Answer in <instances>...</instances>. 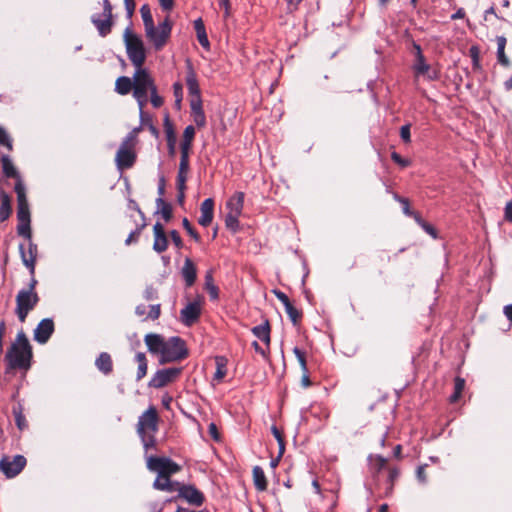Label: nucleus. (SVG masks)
Returning <instances> with one entry per match:
<instances>
[{
  "mask_svg": "<svg viewBox=\"0 0 512 512\" xmlns=\"http://www.w3.org/2000/svg\"><path fill=\"white\" fill-rule=\"evenodd\" d=\"M134 86L133 97L137 101L140 111V117L143 120L144 107L147 105L149 97L154 108L163 105L164 100L158 95L157 86L149 71L145 68L135 69L133 74Z\"/></svg>",
  "mask_w": 512,
  "mask_h": 512,
  "instance_id": "f257e3e1",
  "label": "nucleus"
},
{
  "mask_svg": "<svg viewBox=\"0 0 512 512\" xmlns=\"http://www.w3.org/2000/svg\"><path fill=\"white\" fill-rule=\"evenodd\" d=\"M32 347L24 331L17 333L15 341L6 352L7 370H28L31 366Z\"/></svg>",
  "mask_w": 512,
  "mask_h": 512,
  "instance_id": "f03ea898",
  "label": "nucleus"
},
{
  "mask_svg": "<svg viewBox=\"0 0 512 512\" xmlns=\"http://www.w3.org/2000/svg\"><path fill=\"white\" fill-rule=\"evenodd\" d=\"M123 40L126 47L128 59L135 69L143 68L146 61V50L142 39L133 33L130 28H126L123 34Z\"/></svg>",
  "mask_w": 512,
  "mask_h": 512,
  "instance_id": "7ed1b4c3",
  "label": "nucleus"
},
{
  "mask_svg": "<svg viewBox=\"0 0 512 512\" xmlns=\"http://www.w3.org/2000/svg\"><path fill=\"white\" fill-rule=\"evenodd\" d=\"M136 131L137 129L128 133V135L123 139L116 153L115 163L119 171L130 169L136 162L137 155L134 149Z\"/></svg>",
  "mask_w": 512,
  "mask_h": 512,
  "instance_id": "20e7f679",
  "label": "nucleus"
},
{
  "mask_svg": "<svg viewBox=\"0 0 512 512\" xmlns=\"http://www.w3.org/2000/svg\"><path fill=\"white\" fill-rule=\"evenodd\" d=\"M188 351L184 340L174 336L165 340L161 353L159 355L160 364L175 362L186 358Z\"/></svg>",
  "mask_w": 512,
  "mask_h": 512,
  "instance_id": "39448f33",
  "label": "nucleus"
},
{
  "mask_svg": "<svg viewBox=\"0 0 512 512\" xmlns=\"http://www.w3.org/2000/svg\"><path fill=\"white\" fill-rule=\"evenodd\" d=\"M172 30V24L168 17H166L158 26L152 25L150 28L145 29L146 38L153 44L156 51H160L167 43Z\"/></svg>",
  "mask_w": 512,
  "mask_h": 512,
  "instance_id": "423d86ee",
  "label": "nucleus"
},
{
  "mask_svg": "<svg viewBox=\"0 0 512 512\" xmlns=\"http://www.w3.org/2000/svg\"><path fill=\"white\" fill-rule=\"evenodd\" d=\"M40 298L37 292L20 290L16 295L15 314L24 323L28 314L37 306Z\"/></svg>",
  "mask_w": 512,
  "mask_h": 512,
  "instance_id": "0eeeda50",
  "label": "nucleus"
},
{
  "mask_svg": "<svg viewBox=\"0 0 512 512\" xmlns=\"http://www.w3.org/2000/svg\"><path fill=\"white\" fill-rule=\"evenodd\" d=\"M147 468L158 473L157 477H170L181 470V466L168 457L149 456Z\"/></svg>",
  "mask_w": 512,
  "mask_h": 512,
  "instance_id": "6e6552de",
  "label": "nucleus"
},
{
  "mask_svg": "<svg viewBox=\"0 0 512 512\" xmlns=\"http://www.w3.org/2000/svg\"><path fill=\"white\" fill-rule=\"evenodd\" d=\"M158 413L154 406H150L138 419L137 434H156L158 431Z\"/></svg>",
  "mask_w": 512,
  "mask_h": 512,
  "instance_id": "1a4fd4ad",
  "label": "nucleus"
},
{
  "mask_svg": "<svg viewBox=\"0 0 512 512\" xmlns=\"http://www.w3.org/2000/svg\"><path fill=\"white\" fill-rule=\"evenodd\" d=\"M182 368L178 367H170L165 369H160L155 372L152 378L149 381V387L152 388H162L167 384L175 381L181 374Z\"/></svg>",
  "mask_w": 512,
  "mask_h": 512,
  "instance_id": "9d476101",
  "label": "nucleus"
},
{
  "mask_svg": "<svg viewBox=\"0 0 512 512\" xmlns=\"http://www.w3.org/2000/svg\"><path fill=\"white\" fill-rule=\"evenodd\" d=\"M26 458L22 455H15L13 458L4 456L0 460V471L7 477L17 476L25 467Z\"/></svg>",
  "mask_w": 512,
  "mask_h": 512,
  "instance_id": "9b49d317",
  "label": "nucleus"
},
{
  "mask_svg": "<svg viewBox=\"0 0 512 512\" xmlns=\"http://www.w3.org/2000/svg\"><path fill=\"white\" fill-rule=\"evenodd\" d=\"M17 194V220L18 222H31L29 203L26 197L25 185L18 183L14 186Z\"/></svg>",
  "mask_w": 512,
  "mask_h": 512,
  "instance_id": "f8f14e48",
  "label": "nucleus"
},
{
  "mask_svg": "<svg viewBox=\"0 0 512 512\" xmlns=\"http://www.w3.org/2000/svg\"><path fill=\"white\" fill-rule=\"evenodd\" d=\"M178 497L194 506H201L205 500L204 494L194 485L181 484L178 490Z\"/></svg>",
  "mask_w": 512,
  "mask_h": 512,
  "instance_id": "ddd939ff",
  "label": "nucleus"
},
{
  "mask_svg": "<svg viewBox=\"0 0 512 512\" xmlns=\"http://www.w3.org/2000/svg\"><path fill=\"white\" fill-rule=\"evenodd\" d=\"M19 251L23 264L29 269L31 275L35 274V262L37 255V246L32 241L28 243V249L24 244L19 245Z\"/></svg>",
  "mask_w": 512,
  "mask_h": 512,
  "instance_id": "4468645a",
  "label": "nucleus"
},
{
  "mask_svg": "<svg viewBox=\"0 0 512 512\" xmlns=\"http://www.w3.org/2000/svg\"><path fill=\"white\" fill-rule=\"evenodd\" d=\"M201 315V306L198 302L188 303L181 311L180 318L185 326L193 325Z\"/></svg>",
  "mask_w": 512,
  "mask_h": 512,
  "instance_id": "2eb2a0df",
  "label": "nucleus"
},
{
  "mask_svg": "<svg viewBox=\"0 0 512 512\" xmlns=\"http://www.w3.org/2000/svg\"><path fill=\"white\" fill-rule=\"evenodd\" d=\"M54 332V323L52 319L45 318L39 322L34 330V340L40 344H45Z\"/></svg>",
  "mask_w": 512,
  "mask_h": 512,
  "instance_id": "dca6fc26",
  "label": "nucleus"
},
{
  "mask_svg": "<svg viewBox=\"0 0 512 512\" xmlns=\"http://www.w3.org/2000/svg\"><path fill=\"white\" fill-rule=\"evenodd\" d=\"M186 68V85L188 92L193 97L192 99H201L197 75L190 60L186 61Z\"/></svg>",
  "mask_w": 512,
  "mask_h": 512,
  "instance_id": "f3484780",
  "label": "nucleus"
},
{
  "mask_svg": "<svg viewBox=\"0 0 512 512\" xmlns=\"http://www.w3.org/2000/svg\"><path fill=\"white\" fill-rule=\"evenodd\" d=\"M200 212L198 223L203 227L209 226L214 217V200L212 198L205 199L200 206Z\"/></svg>",
  "mask_w": 512,
  "mask_h": 512,
  "instance_id": "a211bd4d",
  "label": "nucleus"
},
{
  "mask_svg": "<svg viewBox=\"0 0 512 512\" xmlns=\"http://www.w3.org/2000/svg\"><path fill=\"white\" fill-rule=\"evenodd\" d=\"M91 22L94 24L101 37H106L111 33L113 19L103 17L101 14H94L91 16Z\"/></svg>",
  "mask_w": 512,
  "mask_h": 512,
  "instance_id": "6ab92c4d",
  "label": "nucleus"
},
{
  "mask_svg": "<svg viewBox=\"0 0 512 512\" xmlns=\"http://www.w3.org/2000/svg\"><path fill=\"white\" fill-rule=\"evenodd\" d=\"M1 164L2 171L5 177L14 178L16 180L15 185H17L18 183L24 185L20 173L18 172L17 168L14 166L11 158L8 155L1 156Z\"/></svg>",
  "mask_w": 512,
  "mask_h": 512,
  "instance_id": "aec40b11",
  "label": "nucleus"
},
{
  "mask_svg": "<svg viewBox=\"0 0 512 512\" xmlns=\"http://www.w3.org/2000/svg\"><path fill=\"white\" fill-rule=\"evenodd\" d=\"M165 340L166 339L162 335L156 333H149L144 337V342L148 348V351L156 355H160Z\"/></svg>",
  "mask_w": 512,
  "mask_h": 512,
  "instance_id": "412c9836",
  "label": "nucleus"
},
{
  "mask_svg": "<svg viewBox=\"0 0 512 512\" xmlns=\"http://www.w3.org/2000/svg\"><path fill=\"white\" fill-rule=\"evenodd\" d=\"M191 106V115L193 117V121L197 127L201 128L206 125V117L202 108L201 99H192L190 102Z\"/></svg>",
  "mask_w": 512,
  "mask_h": 512,
  "instance_id": "4be33fe9",
  "label": "nucleus"
},
{
  "mask_svg": "<svg viewBox=\"0 0 512 512\" xmlns=\"http://www.w3.org/2000/svg\"><path fill=\"white\" fill-rule=\"evenodd\" d=\"M430 65L426 63L425 57L423 54H419V57H415V62L413 64V70L417 76L426 75L429 80H435L437 78V74L430 73Z\"/></svg>",
  "mask_w": 512,
  "mask_h": 512,
  "instance_id": "5701e85b",
  "label": "nucleus"
},
{
  "mask_svg": "<svg viewBox=\"0 0 512 512\" xmlns=\"http://www.w3.org/2000/svg\"><path fill=\"white\" fill-rule=\"evenodd\" d=\"M180 485L177 481H171L170 477H157L153 482L154 489L166 492H178Z\"/></svg>",
  "mask_w": 512,
  "mask_h": 512,
  "instance_id": "b1692460",
  "label": "nucleus"
},
{
  "mask_svg": "<svg viewBox=\"0 0 512 512\" xmlns=\"http://www.w3.org/2000/svg\"><path fill=\"white\" fill-rule=\"evenodd\" d=\"M244 197L245 195L243 192H236L231 196L226 203L228 212L241 215L244 205Z\"/></svg>",
  "mask_w": 512,
  "mask_h": 512,
  "instance_id": "393cba45",
  "label": "nucleus"
},
{
  "mask_svg": "<svg viewBox=\"0 0 512 512\" xmlns=\"http://www.w3.org/2000/svg\"><path fill=\"white\" fill-rule=\"evenodd\" d=\"M181 274L185 280L186 285L192 286L196 280L197 272L193 261L190 258H186L184 265L181 270Z\"/></svg>",
  "mask_w": 512,
  "mask_h": 512,
  "instance_id": "a878e982",
  "label": "nucleus"
},
{
  "mask_svg": "<svg viewBox=\"0 0 512 512\" xmlns=\"http://www.w3.org/2000/svg\"><path fill=\"white\" fill-rule=\"evenodd\" d=\"M12 214V205L10 196L3 190H0V221L4 222Z\"/></svg>",
  "mask_w": 512,
  "mask_h": 512,
  "instance_id": "bb28decb",
  "label": "nucleus"
},
{
  "mask_svg": "<svg viewBox=\"0 0 512 512\" xmlns=\"http://www.w3.org/2000/svg\"><path fill=\"white\" fill-rule=\"evenodd\" d=\"M95 366L103 374H110L113 370V362L110 354H108L107 352L100 353L95 361Z\"/></svg>",
  "mask_w": 512,
  "mask_h": 512,
  "instance_id": "cd10ccee",
  "label": "nucleus"
},
{
  "mask_svg": "<svg viewBox=\"0 0 512 512\" xmlns=\"http://www.w3.org/2000/svg\"><path fill=\"white\" fill-rule=\"evenodd\" d=\"M497 61L503 67H509L511 65L509 58L505 54V47L507 40L504 36H497Z\"/></svg>",
  "mask_w": 512,
  "mask_h": 512,
  "instance_id": "c85d7f7f",
  "label": "nucleus"
},
{
  "mask_svg": "<svg viewBox=\"0 0 512 512\" xmlns=\"http://www.w3.org/2000/svg\"><path fill=\"white\" fill-rule=\"evenodd\" d=\"M134 79L127 76H121L116 80L115 91L120 95H127L133 92Z\"/></svg>",
  "mask_w": 512,
  "mask_h": 512,
  "instance_id": "c756f323",
  "label": "nucleus"
},
{
  "mask_svg": "<svg viewBox=\"0 0 512 512\" xmlns=\"http://www.w3.org/2000/svg\"><path fill=\"white\" fill-rule=\"evenodd\" d=\"M194 29L196 31L197 39L200 45L205 49H209L210 42L206 34L204 22L201 18H198L194 21Z\"/></svg>",
  "mask_w": 512,
  "mask_h": 512,
  "instance_id": "7c9ffc66",
  "label": "nucleus"
},
{
  "mask_svg": "<svg viewBox=\"0 0 512 512\" xmlns=\"http://www.w3.org/2000/svg\"><path fill=\"white\" fill-rule=\"evenodd\" d=\"M252 474L255 488L258 491H265L267 489V479L263 469L260 466H255Z\"/></svg>",
  "mask_w": 512,
  "mask_h": 512,
  "instance_id": "2f4dec72",
  "label": "nucleus"
},
{
  "mask_svg": "<svg viewBox=\"0 0 512 512\" xmlns=\"http://www.w3.org/2000/svg\"><path fill=\"white\" fill-rule=\"evenodd\" d=\"M252 333L261 341L269 345L270 343V326L269 322L265 321L264 323L257 325L252 328Z\"/></svg>",
  "mask_w": 512,
  "mask_h": 512,
  "instance_id": "473e14b6",
  "label": "nucleus"
},
{
  "mask_svg": "<svg viewBox=\"0 0 512 512\" xmlns=\"http://www.w3.org/2000/svg\"><path fill=\"white\" fill-rule=\"evenodd\" d=\"M135 361L138 363L136 380L140 381L147 374L148 364L146 355L143 352H138L135 355Z\"/></svg>",
  "mask_w": 512,
  "mask_h": 512,
  "instance_id": "72a5a7b5",
  "label": "nucleus"
},
{
  "mask_svg": "<svg viewBox=\"0 0 512 512\" xmlns=\"http://www.w3.org/2000/svg\"><path fill=\"white\" fill-rule=\"evenodd\" d=\"M205 289L209 293L212 300H217L219 298V290L218 287L214 284V279L211 272H207L205 275Z\"/></svg>",
  "mask_w": 512,
  "mask_h": 512,
  "instance_id": "f704fd0d",
  "label": "nucleus"
},
{
  "mask_svg": "<svg viewBox=\"0 0 512 512\" xmlns=\"http://www.w3.org/2000/svg\"><path fill=\"white\" fill-rule=\"evenodd\" d=\"M227 374V368L224 358H216V371L213 376V381L220 383Z\"/></svg>",
  "mask_w": 512,
  "mask_h": 512,
  "instance_id": "c9c22d12",
  "label": "nucleus"
},
{
  "mask_svg": "<svg viewBox=\"0 0 512 512\" xmlns=\"http://www.w3.org/2000/svg\"><path fill=\"white\" fill-rule=\"evenodd\" d=\"M189 171V162L180 161L179 170L177 174V188H182L186 186L187 174Z\"/></svg>",
  "mask_w": 512,
  "mask_h": 512,
  "instance_id": "e433bc0d",
  "label": "nucleus"
},
{
  "mask_svg": "<svg viewBox=\"0 0 512 512\" xmlns=\"http://www.w3.org/2000/svg\"><path fill=\"white\" fill-rule=\"evenodd\" d=\"M157 207L160 208V213L165 221H169L172 218V207L169 203L165 202L163 198L158 197L156 199Z\"/></svg>",
  "mask_w": 512,
  "mask_h": 512,
  "instance_id": "4c0bfd02",
  "label": "nucleus"
},
{
  "mask_svg": "<svg viewBox=\"0 0 512 512\" xmlns=\"http://www.w3.org/2000/svg\"><path fill=\"white\" fill-rule=\"evenodd\" d=\"M464 387H465V380L460 377H456L455 383H454V392L449 398L451 403H455L460 399L462 392L464 390Z\"/></svg>",
  "mask_w": 512,
  "mask_h": 512,
  "instance_id": "58836bf2",
  "label": "nucleus"
},
{
  "mask_svg": "<svg viewBox=\"0 0 512 512\" xmlns=\"http://www.w3.org/2000/svg\"><path fill=\"white\" fill-rule=\"evenodd\" d=\"M140 13H141V17H142L143 24H144V29L150 28V30H152V25H154V20H153L151 11H150V7L147 4L143 5L140 8Z\"/></svg>",
  "mask_w": 512,
  "mask_h": 512,
  "instance_id": "ea45409f",
  "label": "nucleus"
},
{
  "mask_svg": "<svg viewBox=\"0 0 512 512\" xmlns=\"http://www.w3.org/2000/svg\"><path fill=\"white\" fill-rule=\"evenodd\" d=\"M168 248V239L166 235L154 236L153 250L162 253Z\"/></svg>",
  "mask_w": 512,
  "mask_h": 512,
  "instance_id": "a19ab883",
  "label": "nucleus"
},
{
  "mask_svg": "<svg viewBox=\"0 0 512 512\" xmlns=\"http://www.w3.org/2000/svg\"><path fill=\"white\" fill-rule=\"evenodd\" d=\"M239 216L238 214L227 213L225 217V226L227 229L232 232H237L239 230Z\"/></svg>",
  "mask_w": 512,
  "mask_h": 512,
  "instance_id": "79ce46f5",
  "label": "nucleus"
},
{
  "mask_svg": "<svg viewBox=\"0 0 512 512\" xmlns=\"http://www.w3.org/2000/svg\"><path fill=\"white\" fill-rule=\"evenodd\" d=\"M285 312L287 313L288 317L292 321L294 325L298 324V322L301 319V312L293 306L292 303H289L288 305L284 306Z\"/></svg>",
  "mask_w": 512,
  "mask_h": 512,
  "instance_id": "37998d69",
  "label": "nucleus"
},
{
  "mask_svg": "<svg viewBox=\"0 0 512 512\" xmlns=\"http://www.w3.org/2000/svg\"><path fill=\"white\" fill-rule=\"evenodd\" d=\"M139 437L142 441L143 447L146 452L149 451L150 449L155 448V446H156L155 434H142V435H139Z\"/></svg>",
  "mask_w": 512,
  "mask_h": 512,
  "instance_id": "c03bdc74",
  "label": "nucleus"
},
{
  "mask_svg": "<svg viewBox=\"0 0 512 512\" xmlns=\"http://www.w3.org/2000/svg\"><path fill=\"white\" fill-rule=\"evenodd\" d=\"M30 223L31 222H18V225H17L18 235L23 236L24 238L28 239L29 242L31 241V238H32Z\"/></svg>",
  "mask_w": 512,
  "mask_h": 512,
  "instance_id": "a18cd8bd",
  "label": "nucleus"
},
{
  "mask_svg": "<svg viewBox=\"0 0 512 512\" xmlns=\"http://www.w3.org/2000/svg\"><path fill=\"white\" fill-rule=\"evenodd\" d=\"M469 55L472 59V66L474 70H480L481 64H480V50L478 46H471L469 49Z\"/></svg>",
  "mask_w": 512,
  "mask_h": 512,
  "instance_id": "49530a36",
  "label": "nucleus"
},
{
  "mask_svg": "<svg viewBox=\"0 0 512 512\" xmlns=\"http://www.w3.org/2000/svg\"><path fill=\"white\" fill-rule=\"evenodd\" d=\"M146 226V222L143 221L140 225H138L136 227L135 230H133L129 236L127 237V239L125 240V244L126 245H130L131 243H134V242H137L138 241V237L140 236L142 230L145 228Z\"/></svg>",
  "mask_w": 512,
  "mask_h": 512,
  "instance_id": "de8ad7c7",
  "label": "nucleus"
},
{
  "mask_svg": "<svg viewBox=\"0 0 512 512\" xmlns=\"http://www.w3.org/2000/svg\"><path fill=\"white\" fill-rule=\"evenodd\" d=\"M293 353L296 356V358H297V360H298V362L300 364L302 372L307 373L308 372V368H307V362H306L305 353L300 348H298V347H294Z\"/></svg>",
  "mask_w": 512,
  "mask_h": 512,
  "instance_id": "09e8293b",
  "label": "nucleus"
},
{
  "mask_svg": "<svg viewBox=\"0 0 512 512\" xmlns=\"http://www.w3.org/2000/svg\"><path fill=\"white\" fill-rule=\"evenodd\" d=\"M271 432L279 444V457H282L285 450V442L282 437V434L276 426L271 427Z\"/></svg>",
  "mask_w": 512,
  "mask_h": 512,
  "instance_id": "8fccbe9b",
  "label": "nucleus"
},
{
  "mask_svg": "<svg viewBox=\"0 0 512 512\" xmlns=\"http://www.w3.org/2000/svg\"><path fill=\"white\" fill-rule=\"evenodd\" d=\"M0 145L5 146L8 148V150H12V139L7 133V131L0 126Z\"/></svg>",
  "mask_w": 512,
  "mask_h": 512,
  "instance_id": "3c124183",
  "label": "nucleus"
},
{
  "mask_svg": "<svg viewBox=\"0 0 512 512\" xmlns=\"http://www.w3.org/2000/svg\"><path fill=\"white\" fill-rule=\"evenodd\" d=\"M399 475H400V471L398 468H396V467L389 468V471H388L389 488H388L387 493H390L392 491L394 481L398 479Z\"/></svg>",
  "mask_w": 512,
  "mask_h": 512,
  "instance_id": "603ef678",
  "label": "nucleus"
},
{
  "mask_svg": "<svg viewBox=\"0 0 512 512\" xmlns=\"http://www.w3.org/2000/svg\"><path fill=\"white\" fill-rule=\"evenodd\" d=\"M391 159L402 168H406L411 165V161L409 159L403 158L395 151L391 153Z\"/></svg>",
  "mask_w": 512,
  "mask_h": 512,
  "instance_id": "864d4df0",
  "label": "nucleus"
},
{
  "mask_svg": "<svg viewBox=\"0 0 512 512\" xmlns=\"http://www.w3.org/2000/svg\"><path fill=\"white\" fill-rule=\"evenodd\" d=\"M192 146V142L182 141L180 144L181 158L180 161L189 162V152Z\"/></svg>",
  "mask_w": 512,
  "mask_h": 512,
  "instance_id": "5fc2aeb1",
  "label": "nucleus"
},
{
  "mask_svg": "<svg viewBox=\"0 0 512 512\" xmlns=\"http://www.w3.org/2000/svg\"><path fill=\"white\" fill-rule=\"evenodd\" d=\"M182 224H183V227L184 229L187 231V233L193 238L195 239L196 241H199L200 240V236L199 234L197 233V231L192 227L191 223L189 222V220L187 218H184L182 220Z\"/></svg>",
  "mask_w": 512,
  "mask_h": 512,
  "instance_id": "6e6d98bb",
  "label": "nucleus"
},
{
  "mask_svg": "<svg viewBox=\"0 0 512 512\" xmlns=\"http://www.w3.org/2000/svg\"><path fill=\"white\" fill-rule=\"evenodd\" d=\"M410 124H405L400 128V137L404 143L411 142Z\"/></svg>",
  "mask_w": 512,
  "mask_h": 512,
  "instance_id": "4d7b16f0",
  "label": "nucleus"
},
{
  "mask_svg": "<svg viewBox=\"0 0 512 512\" xmlns=\"http://www.w3.org/2000/svg\"><path fill=\"white\" fill-rule=\"evenodd\" d=\"M195 136V128L192 125H188L183 132V140L192 142Z\"/></svg>",
  "mask_w": 512,
  "mask_h": 512,
  "instance_id": "13d9d810",
  "label": "nucleus"
},
{
  "mask_svg": "<svg viewBox=\"0 0 512 512\" xmlns=\"http://www.w3.org/2000/svg\"><path fill=\"white\" fill-rule=\"evenodd\" d=\"M426 467H427L426 464L420 465L416 471V477H417L418 481L422 484L426 483V481H427V476H426V472H425Z\"/></svg>",
  "mask_w": 512,
  "mask_h": 512,
  "instance_id": "bf43d9fd",
  "label": "nucleus"
},
{
  "mask_svg": "<svg viewBox=\"0 0 512 512\" xmlns=\"http://www.w3.org/2000/svg\"><path fill=\"white\" fill-rule=\"evenodd\" d=\"M143 296L147 301L156 299L157 298V290L153 286H147L144 291Z\"/></svg>",
  "mask_w": 512,
  "mask_h": 512,
  "instance_id": "052dcab7",
  "label": "nucleus"
},
{
  "mask_svg": "<svg viewBox=\"0 0 512 512\" xmlns=\"http://www.w3.org/2000/svg\"><path fill=\"white\" fill-rule=\"evenodd\" d=\"M101 15L112 19V5L109 0H103V13Z\"/></svg>",
  "mask_w": 512,
  "mask_h": 512,
  "instance_id": "680f3d73",
  "label": "nucleus"
},
{
  "mask_svg": "<svg viewBox=\"0 0 512 512\" xmlns=\"http://www.w3.org/2000/svg\"><path fill=\"white\" fill-rule=\"evenodd\" d=\"M160 304L151 305L148 317L152 320L158 319L160 316Z\"/></svg>",
  "mask_w": 512,
  "mask_h": 512,
  "instance_id": "e2e57ef3",
  "label": "nucleus"
},
{
  "mask_svg": "<svg viewBox=\"0 0 512 512\" xmlns=\"http://www.w3.org/2000/svg\"><path fill=\"white\" fill-rule=\"evenodd\" d=\"M170 237L177 248H181L183 246L182 239L176 230H172L170 232Z\"/></svg>",
  "mask_w": 512,
  "mask_h": 512,
  "instance_id": "0e129e2a",
  "label": "nucleus"
},
{
  "mask_svg": "<svg viewBox=\"0 0 512 512\" xmlns=\"http://www.w3.org/2000/svg\"><path fill=\"white\" fill-rule=\"evenodd\" d=\"M273 293L275 294V296L277 297V299H278V300H279V301H280L284 306H286V305H288L289 303H291V302H290V300H289V298H288V296H287L284 292H282V291H280V290H274V291H273Z\"/></svg>",
  "mask_w": 512,
  "mask_h": 512,
  "instance_id": "69168bd1",
  "label": "nucleus"
},
{
  "mask_svg": "<svg viewBox=\"0 0 512 512\" xmlns=\"http://www.w3.org/2000/svg\"><path fill=\"white\" fill-rule=\"evenodd\" d=\"M387 460L382 456L376 457V462L374 464V467L376 469V472L379 473L382 469L386 467Z\"/></svg>",
  "mask_w": 512,
  "mask_h": 512,
  "instance_id": "338daca9",
  "label": "nucleus"
},
{
  "mask_svg": "<svg viewBox=\"0 0 512 512\" xmlns=\"http://www.w3.org/2000/svg\"><path fill=\"white\" fill-rule=\"evenodd\" d=\"M421 228L427 233L429 234L430 236H432L433 238H437V231L436 229L431 225L429 224L428 222H425L423 223V225L421 226Z\"/></svg>",
  "mask_w": 512,
  "mask_h": 512,
  "instance_id": "774afa93",
  "label": "nucleus"
}]
</instances>
